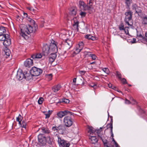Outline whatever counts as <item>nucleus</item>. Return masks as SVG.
I'll list each match as a JSON object with an SVG mask.
<instances>
[{
	"mask_svg": "<svg viewBox=\"0 0 147 147\" xmlns=\"http://www.w3.org/2000/svg\"><path fill=\"white\" fill-rule=\"evenodd\" d=\"M32 26L31 25H26L24 24H21L20 26L21 33L20 35L24 38H27V34H29L30 33L35 32L36 31L37 28L35 25Z\"/></svg>",
	"mask_w": 147,
	"mask_h": 147,
	"instance_id": "nucleus-1",
	"label": "nucleus"
},
{
	"mask_svg": "<svg viewBox=\"0 0 147 147\" xmlns=\"http://www.w3.org/2000/svg\"><path fill=\"white\" fill-rule=\"evenodd\" d=\"M104 128L102 127L100 128V129H99L97 131V133L98 137V139H100L102 141L104 147H111L110 142L107 140V137L105 134L103 133L101 130V129Z\"/></svg>",
	"mask_w": 147,
	"mask_h": 147,
	"instance_id": "nucleus-2",
	"label": "nucleus"
},
{
	"mask_svg": "<svg viewBox=\"0 0 147 147\" xmlns=\"http://www.w3.org/2000/svg\"><path fill=\"white\" fill-rule=\"evenodd\" d=\"M0 41H3V45L5 46H9L11 44V40L9 38L8 35L6 36L5 34H0Z\"/></svg>",
	"mask_w": 147,
	"mask_h": 147,
	"instance_id": "nucleus-3",
	"label": "nucleus"
},
{
	"mask_svg": "<svg viewBox=\"0 0 147 147\" xmlns=\"http://www.w3.org/2000/svg\"><path fill=\"white\" fill-rule=\"evenodd\" d=\"M73 122L74 120L73 118L68 116L65 117L63 119L64 125L67 127H69L72 125Z\"/></svg>",
	"mask_w": 147,
	"mask_h": 147,
	"instance_id": "nucleus-4",
	"label": "nucleus"
},
{
	"mask_svg": "<svg viewBox=\"0 0 147 147\" xmlns=\"http://www.w3.org/2000/svg\"><path fill=\"white\" fill-rule=\"evenodd\" d=\"M57 142L59 147H69L70 145L68 142L59 136H58Z\"/></svg>",
	"mask_w": 147,
	"mask_h": 147,
	"instance_id": "nucleus-5",
	"label": "nucleus"
},
{
	"mask_svg": "<svg viewBox=\"0 0 147 147\" xmlns=\"http://www.w3.org/2000/svg\"><path fill=\"white\" fill-rule=\"evenodd\" d=\"M42 70L35 67H32L30 71L32 76H39L42 73Z\"/></svg>",
	"mask_w": 147,
	"mask_h": 147,
	"instance_id": "nucleus-6",
	"label": "nucleus"
},
{
	"mask_svg": "<svg viewBox=\"0 0 147 147\" xmlns=\"http://www.w3.org/2000/svg\"><path fill=\"white\" fill-rule=\"evenodd\" d=\"M84 44L82 41L80 42L78 46L74 49V51L73 52L72 57H74L75 55L78 54L82 50L84 47Z\"/></svg>",
	"mask_w": 147,
	"mask_h": 147,
	"instance_id": "nucleus-7",
	"label": "nucleus"
},
{
	"mask_svg": "<svg viewBox=\"0 0 147 147\" xmlns=\"http://www.w3.org/2000/svg\"><path fill=\"white\" fill-rule=\"evenodd\" d=\"M38 144L41 146H43L46 144V137L42 134H39L38 136Z\"/></svg>",
	"mask_w": 147,
	"mask_h": 147,
	"instance_id": "nucleus-8",
	"label": "nucleus"
},
{
	"mask_svg": "<svg viewBox=\"0 0 147 147\" xmlns=\"http://www.w3.org/2000/svg\"><path fill=\"white\" fill-rule=\"evenodd\" d=\"M74 113L67 110H65L64 111H60L57 113V115L58 117L62 118L64 116L68 115H73Z\"/></svg>",
	"mask_w": 147,
	"mask_h": 147,
	"instance_id": "nucleus-9",
	"label": "nucleus"
},
{
	"mask_svg": "<svg viewBox=\"0 0 147 147\" xmlns=\"http://www.w3.org/2000/svg\"><path fill=\"white\" fill-rule=\"evenodd\" d=\"M125 21L126 23L129 26H131V25L129 24V22L131 20L132 12L129 10L127 11L125 13Z\"/></svg>",
	"mask_w": 147,
	"mask_h": 147,
	"instance_id": "nucleus-10",
	"label": "nucleus"
},
{
	"mask_svg": "<svg viewBox=\"0 0 147 147\" xmlns=\"http://www.w3.org/2000/svg\"><path fill=\"white\" fill-rule=\"evenodd\" d=\"M52 129L56 132H60L63 133L64 130V126L61 125H59L58 126H53L52 127Z\"/></svg>",
	"mask_w": 147,
	"mask_h": 147,
	"instance_id": "nucleus-11",
	"label": "nucleus"
},
{
	"mask_svg": "<svg viewBox=\"0 0 147 147\" xmlns=\"http://www.w3.org/2000/svg\"><path fill=\"white\" fill-rule=\"evenodd\" d=\"M49 47L50 53H57V49L56 42L53 41V42L51 44Z\"/></svg>",
	"mask_w": 147,
	"mask_h": 147,
	"instance_id": "nucleus-12",
	"label": "nucleus"
},
{
	"mask_svg": "<svg viewBox=\"0 0 147 147\" xmlns=\"http://www.w3.org/2000/svg\"><path fill=\"white\" fill-rule=\"evenodd\" d=\"M24 76V72L23 73L21 69H19L17 72L16 77L19 80H21Z\"/></svg>",
	"mask_w": 147,
	"mask_h": 147,
	"instance_id": "nucleus-13",
	"label": "nucleus"
},
{
	"mask_svg": "<svg viewBox=\"0 0 147 147\" xmlns=\"http://www.w3.org/2000/svg\"><path fill=\"white\" fill-rule=\"evenodd\" d=\"M42 50L45 53V55L46 54L48 55L50 53V48L49 45L47 44H45L43 45L42 48Z\"/></svg>",
	"mask_w": 147,
	"mask_h": 147,
	"instance_id": "nucleus-14",
	"label": "nucleus"
},
{
	"mask_svg": "<svg viewBox=\"0 0 147 147\" xmlns=\"http://www.w3.org/2000/svg\"><path fill=\"white\" fill-rule=\"evenodd\" d=\"M72 21H73L74 24H73V29L74 30L78 31V25L79 24V22L77 19V18L76 17H74L73 18Z\"/></svg>",
	"mask_w": 147,
	"mask_h": 147,
	"instance_id": "nucleus-15",
	"label": "nucleus"
},
{
	"mask_svg": "<svg viewBox=\"0 0 147 147\" xmlns=\"http://www.w3.org/2000/svg\"><path fill=\"white\" fill-rule=\"evenodd\" d=\"M32 60L30 59H28L24 62V65L27 67H29L33 65Z\"/></svg>",
	"mask_w": 147,
	"mask_h": 147,
	"instance_id": "nucleus-16",
	"label": "nucleus"
},
{
	"mask_svg": "<svg viewBox=\"0 0 147 147\" xmlns=\"http://www.w3.org/2000/svg\"><path fill=\"white\" fill-rule=\"evenodd\" d=\"M50 53L49 57V60L50 62L52 63L53 62L55 59L57 55L56 53Z\"/></svg>",
	"mask_w": 147,
	"mask_h": 147,
	"instance_id": "nucleus-17",
	"label": "nucleus"
},
{
	"mask_svg": "<svg viewBox=\"0 0 147 147\" xmlns=\"http://www.w3.org/2000/svg\"><path fill=\"white\" fill-rule=\"evenodd\" d=\"M90 137H89V139L90 140V142L92 144H95L98 141V139L96 138V136H91L90 135H89Z\"/></svg>",
	"mask_w": 147,
	"mask_h": 147,
	"instance_id": "nucleus-18",
	"label": "nucleus"
},
{
	"mask_svg": "<svg viewBox=\"0 0 147 147\" xmlns=\"http://www.w3.org/2000/svg\"><path fill=\"white\" fill-rule=\"evenodd\" d=\"M92 4L90 5H86L84 11H88L89 13H91L94 11L93 7L92 6Z\"/></svg>",
	"mask_w": 147,
	"mask_h": 147,
	"instance_id": "nucleus-19",
	"label": "nucleus"
},
{
	"mask_svg": "<svg viewBox=\"0 0 147 147\" xmlns=\"http://www.w3.org/2000/svg\"><path fill=\"white\" fill-rule=\"evenodd\" d=\"M87 5L83 1H80L78 3V7L81 9L85 10Z\"/></svg>",
	"mask_w": 147,
	"mask_h": 147,
	"instance_id": "nucleus-20",
	"label": "nucleus"
},
{
	"mask_svg": "<svg viewBox=\"0 0 147 147\" xmlns=\"http://www.w3.org/2000/svg\"><path fill=\"white\" fill-rule=\"evenodd\" d=\"M107 127L108 128H110L111 129L110 133L111 134V136L112 137L113 141L114 142V143H115L116 142L115 141L114 138H113L114 136L113 132V127L112 123L108 124L107 125Z\"/></svg>",
	"mask_w": 147,
	"mask_h": 147,
	"instance_id": "nucleus-21",
	"label": "nucleus"
},
{
	"mask_svg": "<svg viewBox=\"0 0 147 147\" xmlns=\"http://www.w3.org/2000/svg\"><path fill=\"white\" fill-rule=\"evenodd\" d=\"M61 86L59 84L55 85L52 88V90L54 92H56L58 91L61 88Z\"/></svg>",
	"mask_w": 147,
	"mask_h": 147,
	"instance_id": "nucleus-22",
	"label": "nucleus"
},
{
	"mask_svg": "<svg viewBox=\"0 0 147 147\" xmlns=\"http://www.w3.org/2000/svg\"><path fill=\"white\" fill-rule=\"evenodd\" d=\"M42 57V55L41 53H38L32 55L31 58L35 60L40 59Z\"/></svg>",
	"mask_w": 147,
	"mask_h": 147,
	"instance_id": "nucleus-23",
	"label": "nucleus"
},
{
	"mask_svg": "<svg viewBox=\"0 0 147 147\" xmlns=\"http://www.w3.org/2000/svg\"><path fill=\"white\" fill-rule=\"evenodd\" d=\"M76 12L77 9H71L70 10L69 14V15L73 16L76 14Z\"/></svg>",
	"mask_w": 147,
	"mask_h": 147,
	"instance_id": "nucleus-24",
	"label": "nucleus"
},
{
	"mask_svg": "<svg viewBox=\"0 0 147 147\" xmlns=\"http://www.w3.org/2000/svg\"><path fill=\"white\" fill-rule=\"evenodd\" d=\"M24 78H25L26 80H29L32 78V76L29 73H28L26 72H24Z\"/></svg>",
	"mask_w": 147,
	"mask_h": 147,
	"instance_id": "nucleus-25",
	"label": "nucleus"
},
{
	"mask_svg": "<svg viewBox=\"0 0 147 147\" xmlns=\"http://www.w3.org/2000/svg\"><path fill=\"white\" fill-rule=\"evenodd\" d=\"M142 23L144 25H147V16H143L141 18Z\"/></svg>",
	"mask_w": 147,
	"mask_h": 147,
	"instance_id": "nucleus-26",
	"label": "nucleus"
},
{
	"mask_svg": "<svg viewBox=\"0 0 147 147\" xmlns=\"http://www.w3.org/2000/svg\"><path fill=\"white\" fill-rule=\"evenodd\" d=\"M46 142H47L49 144L51 145L53 142V139L49 136H47L46 138Z\"/></svg>",
	"mask_w": 147,
	"mask_h": 147,
	"instance_id": "nucleus-27",
	"label": "nucleus"
},
{
	"mask_svg": "<svg viewBox=\"0 0 147 147\" xmlns=\"http://www.w3.org/2000/svg\"><path fill=\"white\" fill-rule=\"evenodd\" d=\"M88 134H89V135L92 134L94 132V130L92 127L88 126Z\"/></svg>",
	"mask_w": 147,
	"mask_h": 147,
	"instance_id": "nucleus-28",
	"label": "nucleus"
},
{
	"mask_svg": "<svg viewBox=\"0 0 147 147\" xmlns=\"http://www.w3.org/2000/svg\"><path fill=\"white\" fill-rule=\"evenodd\" d=\"M41 131L45 134H48L50 133V131L48 128L43 127L41 129Z\"/></svg>",
	"mask_w": 147,
	"mask_h": 147,
	"instance_id": "nucleus-29",
	"label": "nucleus"
},
{
	"mask_svg": "<svg viewBox=\"0 0 147 147\" xmlns=\"http://www.w3.org/2000/svg\"><path fill=\"white\" fill-rule=\"evenodd\" d=\"M6 32V30L5 27H0V34H5Z\"/></svg>",
	"mask_w": 147,
	"mask_h": 147,
	"instance_id": "nucleus-30",
	"label": "nucleus"
},
{
	"mask_svg": "<svg viewBox=\"0 0 147 147\" xmlns=\"http://www.w3.org/2000/svg\"><path fill=\"white\" fill-rule=\"evenodd\" d=\"M64 41L65 42V45L66 46L68 45L69 46H70V47H69V48H70V46L71 44V41L68 39L67 40H65Z\"/></svg>",
	"mask_w": 147,
	"mask_h": 147,
	"instance_id": "nucleus-31",
	"label": "nucleus"
},
{
	"mask_svg": "<svg viewBox=\"0 0 147 147\" xmlns=\"http://www.w3.org/2000/svg\"><path fill=\"white\" fill-rule=\"evenodd\" d=\"M5 55H6V58H7L10 56V52L9 49H7L5 51Z\"/></svg>",
	"mask_w": 147,
	"mask_h": 147,
	"instance_id": "nucleus-32",
	"label": "nucleus"
},
{
	"mask_svg": "<svg viewBox=\"0 0 147 147\" xmlns=\"http://www.w3.org/2000/svg\"><path fill=\"white\" fill-rule=\"evenodd\" d=\"M30 22L31 24L32 25H34L35 24V21L31 18L28 17L27 19Z\"/></svg>",
	"mask_w": 147,
	"mask_h": 147,
	"instance_id": "nucleus-33",
	"label": "nucleus"
},
{
	"mask_svg": "<svg viewBox=\"0 0 147 147\" xmlns=\"http://www.w3.org/2000/svg\"><path fill=\"white\" fill-rule=\"evenodd\" d=\"M145 37H144V40H142V42L144 44H146V42H147V32L145 34Z\"/></svg>",
	"mask_w": 147,
	"mask_h": 147,
	"instance_id": "nucleus-34",
	"label": "nucleus"
},
{
	"mask_svg": "<svg viewBox=\"0 0 147 147\" xmlns=\"http://www.w3.org/2000/svg\"><path fill=\"white\" fill-rule=\"evenodd\" d=\"M132 7V9L134 10H135L137 9L140 8V7H138L136 3L133 4Z\"/></svg>",
	"mask_w": 147,
	"mask_h": 147,
	"instance_id": "nucleus-35",
	"label": "nucleus"
},
{
	"mask_svg": "<svg viewBox=\"0 0 147 147\" xmlns=\"http://www.w3.org/2000/svg\"><path fill=\"white\" fill-rule=\"evenodd\" d=\"M29 9L31 11H33L34 13H36L38 11L37 10L38 9L36 7H35V9H34L32 7H30Z\"/></svg>",
	"mask_w": 147,
	"mask_h": 147,
	"instance_id": "nucleus-36",
	"label": "nucleus"
},
{
	"mask_svg": "<svg viewBox=\"0 0 147 147\" xmlns=\"http://www.w3.org/2000/svg\"><path fill=\"white\" fill-rule=\"evenodd\" d=\"M89 57H91L92 59L93 60H95L97 57L94 54H92L91 53L90 55V56Z\"/></svg>",
	"mask_w": 147,
	"mask_h": 147,
	"instance_id": "nucleus-37",
	"label": "nucleus"
},
{
	"mask_svg": "<svg viewBox=\"0 0 147 147\" xmlns=\"http://www.w3.org/2000/svg\"><path fill=\"white\" fill-rule=\"evenodd\" d=\"M86 14V12L81 11L80 13V15L81 16V17L83 18L85 16Z\"/></svg>",
	"mask_w": 147,
	"mask_h": 147,
	"instance_id": "nucleus-38",
	"label": "nucleus"
},
{
	"mask_svg": "<svg viewBox=\"0 0 147 147\" xmlns=\"http://www.w3.org/2000/svg\"><path fill=\"white\" fill-rule=\"evenodd\" d=\"M125 2L127 6L129 7L131 3L130 0H125Z\"/></svg>",
	"mask_w": 147,
	"mask_h": 147,
	"instance_id": "nucleus-39",
	"label": "nucleus"
},
{
	"mask_svg": "<svg viewBox=\"0 0 147 147\" xmlns=\"http://www.w3.org/2000/svg\"><path fill=\"white\" fill-rule=\"evenodd\" d=\"M116 75L119 78V79H121V75L120 73L118 71H116Z\"/></svg>",
	"mask_w": 147,
	"mask_h": 147,
	"instance_id": "nucleus-40",
	"label": "nucleus"
},
{
	"mask_svg": "<svg viewBox=\"0 0 147 147\" xmlns=\"http://www.w3.org/2000/svg\"><path fill=\"white\" fill-rule=\"evenodd\" d=\"M119 30H124L125 28H124V25L123 23L121 24L119 26Z\"/></svg>",
	"mask_w": 147,
	"mask_h": 147,
	"instance_id": "nucleus-41",
	"label": "nucleus"
},
{
	"mask_svg": "<svg viewBox=\"0 0 147 147\" xmlns=\"http://www.w3.org/2000/svg\"><path fill=\"white\" fill-rule=\"evenodd\" d=\"M102 70L107 74H108L109 73V70L107 68H104L102 69Z\"/></svg>",
	"mask_w": 147,
	"mask_h": 147,
	"instance_id": "nucleus-42",
	"label": "nucleus"
},
{
	"mask_svg": "<svg viewBox=\"0 0 147 147\" xmlns=\"http://www.w3.org/2000/svg\"><path fill=\"white\" fill-rule=\"evenodd\" d=\"M92 147H100V145L99 143L96 142L95 144H92Z\"/></svg>",
	"mask_w": 147,
	"mask_h": 147,
	"instance_id": "nucleus-43",
	"label": "nucleus"
},
{
	"mask_svg": "<svg viewBox=\"0 0 147 147\" xmlns=\"http://www.w3.org/2000/svg\"><path fill=\"white\" fill-rule=\"evenodd\" d=\"M23 118L19 114L18 116L16 118V121H22Z\"/></svg>",
	"mask_w": 147,
	"mask_h": 147,
	"instance_id": "nucleus-44",
	"label": "nucleus"
},
{
	"mask_svg": "<svg viewBox=\"0 0 147 147\" xmlns=\"http://www.w3.org/2000/svg\"><path fill=\"white\" fill-rule=\"evenodd\" d=\"M43 100V98H42V97L40 98H39V99H38V103L40 105H41V104H42V103Z\"/></svg>",
	"mask_w": 147,
	"mask_h": 147,
	"instance_id": "nucleus-45",
	"label": "nucleus"
},
{
	"mask_svg": "<svg viewBox=\"0 0 147 147\" xmlns=\"http://www.w3.org/2000/svg\"><path fill=\"white\" fill-rule=\"evenodd\" d=\"M52 74H50L47 75L46 78H47L49 80H50L52 79Z\"/></svg>",
	"mask_w": 147,
	"mask_h": 147,
	"instance_id": "nucleus-46",
	"label": "nucleus"
},
{
	"mask_svg": "<svg viewBox=\"0 0 147 147\" xmlns=\"http://www.w3.org/2000/svg\"><path fill=\"white\" fill-rule=\"evenodd\" d=\"M140 8H138V9H137L135 11H136V13L139 14V13H140L142 12V11L140 9Z\"/></svg>",
	"mask_w": 147,
	"mask_h": 147,
	"instance_id": "nucleus-47",
	"label": "nucleus"
},
{
	"mask_svg": "<svg viewBox=\"0 0 147 147\" xmlns=\"http://www.w3.org/2000/svg\"><path fill=\"white\" fill-rule=\"evenodd\" d=\"M91 53V52L89 51H85L84 52V54L86 55V56L88 55V56L89 57L90 56V54Z\"/></svg>",
	"mask_w": 147,
	"mask_h": 147,
	"instance_id": "nucleus-48",
	"label": "nucleus"
},
{
	"mask_svg": "<svg viewBox=\"0 0 147 147\" xmlns=\"http://www.w3.org/2000/svg\"><path fill=\"white\" fill-rule=\"evenodd\" d=\"M120 80H121V81L123 84H125L127 83V82L126 81V80L124 78H121V79Z\"/></svg>",
	"mask_w": 147,
	"mask_h": 147,
	"instance_id": "nucleus-49",
	"label": "nucleus"
},
{
	"mask_svg": "<svg viewBox=\"0 0 147 147\" xmlns=\"http://www.w3.org/2000/svg\"><path fill=\"white\" fill-rule=\"evenodd\" d=\"M92 36L90 34H87L85 36V37L86 38L89 40H91Z\"/></svg>",
	"mask_w": 147,
	"mask_h": 147,
	"instance_id": "nucleus-50",
	"label": "nucleus"
},
{
	"mask_svg": "<svg viewBox=\"0 0 147 147\" xmlns=\"http://www.w3.org/2000/svg\"><path fill=\"white\" fill-rule=\"evenodd\" d=\"M26 123L24 122V121H22V124L21 125V126L22 127L24 128H26Z\"/></svg>",
	"mask_w": 147,
	"mask_h": 147,
	"instance_id": "nucleus-51",
	"label": "nucleus"
},
{
	"mask_svg": "<svg viewBox=\"0 0 147 147\" xmlns=\"http://www.w3.org/2000/svg\"><path fill=\"white\" fill-rule=\"evenodd\" d=\"M62 102L67 103H69V100L67 99L64 98L62 99Z\"/></svg>",
	"mask_w": 147,
	"mask_h": 147,
	"instance_id": "nucleus-52",
	"label": "nucleus"
},
{
	"mask_svg": "<svg viewBox=\"0 0 147 147\" xmlns=\"http://www.w3.org/2000/svg\"><path fill=\"white\" fill-rule=\"evenodd\" d=\"M79 72L81 75H83L85 73L86 71H79Z\"/></svg>",
	"mask_w": 147,
	"mask_h": 147,
	"instance_id": "nucleus-53",
	"label": "nucleus"
},
{
	"mask_svg": "<svg viewBox=\"0 0 147 147\" xmlns=\"http://www.w3.org/2000/svg\"><path fill=\"white\" fill-rule=\"evenodd\" d=\"M16 18H17V20H20V19H21L22 20V17L21 16H19V15L16 16Z\"/></svg>",
	"mask_w": 147,
	"mask_h": 147,
	"instance_id": "nucleus-54",
	"label": "nucleus"
},
{
	"mask_svg": "<svg viewBox=\"0 0 147 147\" xmlns=\"http://www.w3.org/2000/svg\"><path fill=\"white\" fill-rule=\"evenodd\" d=\"M138 36L141 38L142 39V40H144V37L141 34H139L138 35Z\"/></svg>",
	"mask_w": 147,
	"mask_h": 147,
	"instance_id": "nucleus-55",
	"label": "nucleus"
},
{
	"mask_svg": "<svg viewBox=\"0 0 147 147\" xmlns=\"http://www.w3.org/2000/svg\"><path fill=\"white\" fill-rule=\"evenodd\" d=\"M124 30L126 34H127L129 33L127 29H126V28H125Z\"/></svg>",
	"mask_w": 147,
	"mask_h": 147,
	"instance_id": "nucleus-56",
	"label": "nucleus"
},
{
	"mask_svg": "<svg viewBox=\"0 0 147 147\" xmlns=\"http://www.w3.org/2000/svg\"><path fill=\"white\" fill-rule=\"evenodd\" d=\"M45 118H48L49 117H50V114L49 113H47L45 114Z\"/></svg>",
	"mask_w": 147,
	"mask_h": 147,
	"instance_id": "nucleus-57",
	"label": "nucleus"
},
{
	"mask_svg": "<svg viewBox=\"0 0 147 147\" xmlns=\"http://www.w3.org/2000/svg\"><path fill=\"white\" fill-rule=\"evenodd\" d=\"M125 103L127 104H129L130 103V101L129 100H127V99H126L125 100Z\"/></svg>",
	"mask_w": 147,
	"mask_h": 147,
	"instance_id": "nucleus-58",
	"label": "nucleus"
},
{
	"mask_svg": "<svg viewBox=\"0 0 147 147\" xmlns=\"http://www.w3.org/2000/svg\"><path fill=\"white\" fill-rule=\"evenodd\" d=\"M132 43H136V39L135 38H133V41L131 42Z\"/></svg>",
	"mask_w": 147,
	"mask_h": 147,
	"instance_id": "nucleus-59",
	"label": "nucleus"
},
{
	"mask_svg": "<svg viewBox=\"0 0 147 147\" xmlns=\"http://www.w3.org/2000/svg\"><path fill=\"white\" fill-rule=\"evenodd\" d=\"M91 40H96V37H94V36H92Z\"/></svg>",
	"mask_w": 147,
	"mask_h": 147,
	"instance_id": "nucleus-60",
	"label": "nucleus"
},
{
	"mask_svg": "<svg viewBox=\"0 0 147 147\" xmlns=\"http://www.w3.org/2000/svg\"><path fill=\"white\" fill-rule=\"evenodd\" d=\"M114 143V144L115 145V147H119V146L118 144L116 142H115Z\"/></svg>",
	"mask_w": 147,
	"mask_h": 147,
	"instance_id": "nucleus-61",
	"label": "nucleus"
},
{
	"mask_svg": "<svg viewBox=\"0 0 147 147\" xmlns=\"http://www.w3.org/2000/svg\"><path fill=\"white\" fill-rule=\"evenodd\" d=\"M132 100L133 101V102H132V104H136V101L133 98H132Z\"/></svg>",
	"mask_w": 147,
	"mask_h": 147,
	"instance_id": "nucleus-62",
	"label": "nucleus"
},
{
	"mask_svg": "<svg viewBox=\"0 0 147 147\" xmlns=\"http://www.w3.org/2000/svg\"><path fill=\"white\" fill-rule=\"evenodd\" d=\"M108 86L109 88H112V86L113 85L111 84L110 83L108 84Z\"/></svg>",
	"mask_w": 147,
	"mask_h": 147,
	"instance_id": "nucleus-63",
	"label": "nucleus"
},
{
	"mask_svg": "<svg viewBox=\"0 0 147 147\" xmlns=\"http://www.w3.org/2000/svg\"><path fill=\"white\" fill-rule=\"evenodd\" d=\"M91 0H90L89 3H88L87 5H91L92 4V2H91Z\"/></svg>",
	"mask_w": 147,
	"mask_h": 147,
	"instance_id": "nucleus-64",
	"label": "nucleus"
}]
</instances>
